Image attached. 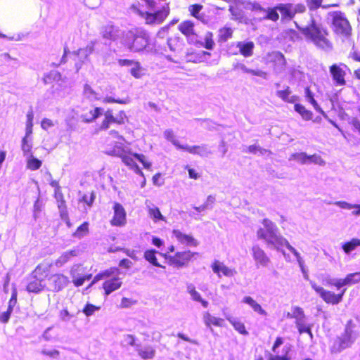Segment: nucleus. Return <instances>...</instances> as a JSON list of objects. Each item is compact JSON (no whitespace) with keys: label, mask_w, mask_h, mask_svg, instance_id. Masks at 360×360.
Wrapping results in <instances>:
<instances>
[{"label":"nucleus","mask_w":360,"mask_h":360,"mask_svg":"<svg viewBox=\"0 0 360 360\" xmlns=\"http://www.w3.org/2000/svg\"><path fill=\"white\" fill-rule=\"evenodd\" d=\"M150 11H143L138 2L131 5V10L141 17L145 24L150 26L163 23L171 13V2L169 0H141Z\"/></svg>","instance_id":"f257e3e1"},{"label":"nucleus","mask_w":360,"mask_h":360,"mask_svg":"<svg viewBox=\"0 0 360 360\" xmlns=\"http://www.w3.org/2000/svg\"><path fill=\"white\" fill-rule=\"evenodd\" d=\"M295 27L304 38L311 42L316 48L321 50H330L333 47L328 28L319 22L313 15L307 25L300 26L295 22Z\"/></svg>","instance_id":"f03ea898"},{"label":"nucleus","mask_w":360,"mask_h":360,"mask_svg":"<svg viewBox=\"0 0 360 360\" xmlns=\"http://www.w3.org/2000/svg\"><path fill=\"white\" fill-rule=\"evenodd\" d=\"M177 29L188 41L195 45L200 46L207 50H212L215 46L214 34L208 31L205 34L204 40H200V31L191 20H183L178 25Z\"/></svg>","instance_id":"7ed1b4c3"},{"label":"nucleus","mask_w":360,"mask_h":360,"mask_svg":"<svg viewBox=\"0 0 360 360\" xmlns=\"http://www.w3.org/2000/svg\"><path fill=\"white\" fill-rule=\"evenodd\" d=\"M122 44L130 51L140 52L149 46V36L143 30L132 29L123 34Z\"/></svg>","instance_id":"20e7f679"},{"label":"nucleus","mask_w":360,"mask_h":360,"mask_svg":"<svg viewBox=\"0 0 360 360\" xmlns=\"http://www.w3.org/2000/svg\"><path fill=\"white\" fill-rule=\"evenodd\" d=\"M174 246L171 245L168 247L167 251L161 254V255L166 260L169 266L177 269L188 266L195 259V257L198 255L197 252H192L189 250L177 251L174 255H171L172 252H174Z\"/></svg>","instance_id":"39448f33"},{"label":"nucleus","mask_w":360,"mask_h":360,"mask_svg":"<svg viewBox=\"0 0 360 360\" xmlns=\"http://www.w3.org/2000/svg\"><path fill=\"white\" fill-rule=\"evenodd\" d=\"M278 11L281 13L282 21H290L295 18L292 4L281 3L274 7L268 8L266 9V14L263 18L276 22L279 20Z\"/></svg>","instance_id":"423d86ee"},{"label":"nucleus","mask_w":360,"mask_h":360,"mask_svg":"<svg viewBox=\"0 0 360 360\" xmlns=\"http://www.w3.org/2000/svg\"><path fill=\"white\" fill-rule=\"evenodd\" d=\"M331 25L334 33L337 35L346 38L352 35V26L345 14L342 12H333Z\"/></svg>","instance_id":"0eeeda50"},{"label":"nucleus","mask_w":360,"mask_h":360,"mask_svg":"<svg viewBox=\"0 0 360 360\" xmlns=\"http://www.w3.org/2000/svg\"><path fill=\"white\" fill-rule=\"evenodd\" d=\"M263 224L264 227L259 228L257 231V238L265 240L268 245H282L283 238L276 233L274 224L266 219L263 220Z\"/></svg>","instance_id":"6e6552de"},{"label":"nucleus","mask_w":360,"mask_h":360,"mask_svg":"<svg viewBox=\"0 0 360 360\" xmlns=\"http://www.w3.org/2000/svg\"><path fill=\"white\" fill-rule=\"evenodd\" d=\"M354 324L352 321H349L345 326L344 333L334 340L330 347V352L332 354L340 353L345 349L350 347L353 342L352 335L354 334Z\"/></svg>","instance_id":"1a4fd4ad"},{"label":"nucleus","mask_w":360,"mask_h":360,"mask_svg":"<svg viewBox=\"0 0 360 360\" xmlns=\"http://www.w3.org/2000/svg\"><path fill=\"white\" fill-rule=\"evenodd\" d=\"M120 158L126 166L133 169L137 174H142L143 173L136 164V160L139 161L143 167L147 169H150L151 167V162L148 161L146 156L142 153H132L130 150H127Z\"/></svg>","instance_id":"9d476101"},{"label":"nucleus","mask_w":360,"mask_h":360,"mask_svg":"<svg viewBox=\"0 0 360 360\" xmlns=\"http://www.w3.org/2000/svg\"><path fill=\"white\" fill-rule=\"evenodd\" d=\"M95 44L94 41H91L85 47L71 53L70 58L77 71H79L83 65L89 60V56L95 51Z\"/></svg>","instance_id":"9b49d317"},{"label":"nucleus","mask_w":360,"mask_h":360,"mask_svg":"<svg viewBox=\"0 0 360 360\" xmlns=\"http://www.w3.org/2000/svg\"><path fill=\"white\" fill-rule=\"evenodd\" d=\"M311 287L326 303L332 305L338 304L341 302L346 292V288H344L339 289L338 290L340 291L338 293H335L334 292L325 290L316 283H311Z\"/></svg>","instance_id":"f8f14e48"},{"label":"nucleus","mask_w":360,"mask_h":360,"mask_svg":"<svg viewBox=\"0 0 360 360\" xmlns=\"http://www.w3.org/2000/svg\"><path fill=\"white\" fill-rule=\"evenodd\" d=\"M103 115L104 118L99 125L100 130H107L112 124L122 125L128 121V117L124 110L120 111L116 116H114L112 110L108 109Z\"/></svg>","instance_id":"ddd939ff"},{"label":"nucleus","mask_w":360,"mask_h":360,"mask_svg":"<svg viewBox=\"0 0 360 360\" xmlns=\"http://www.w3.org/2000/svg\"><path fill=\"white\" fill-rule=\"evenodd\" d=\"M265 63L269 65L275 72H281L286 67V60L284 55L280 51L268 53L264 58Z\"/></svg>","instance_id":"4468645a"},{"label":"nucleus","mask_w":360,"mask_h":360,"mask_svg":"<svg viewBox=\"0 0 360 360\" xmlns=\"http://www.w3.org/2000/svg\"><path fill=\"white\" fill-rule=\"evenodd\" d=\"M110 134H116L117 141H110L106 144L105 153L110 156L120 158L127 150L124 144V139L122 136L118 135L115 131H111Z\"/></svg>","instance_id":"2eb2a0df"},{"label":"nucleus","mask_w":360,"mask_h":360,"mask_svg":"<svg viewBox=\"0 0 360 360\" xmlns=\"http://www.w3.org/2000/svg\"><path fill=\"white\" fill-rule=\"evenodd\" d=\"M346 70H349L344 63H333L329 67V72L336 85L345 86L346 84Z\"/></svg>","instance_id":"dca6fc26"},{"label":"nucleus","mask_w":360,"mask_h":360,"mask_svg":"<svg viewBox=\"0 0 360 360\" xmlns=\"http://www.w3.org/2000/svg\"><path fill=\"white\" fill-rule=\"evenodd\" d=\"M113 216L110 221L112 226H123L127 223V213L123 206L117 202L113 204Z\"/></svg>","instance_id":"f3484780"},{"label":"nucleus","mask_w":360,"mask_h":360,"mask_svg":"<svg viewBox=\"0 0 360 360\" xmlns=\"http://www.w3.org/2000/svg\"><path fill=\"white\" fill-rule=\"evenodd\" d=\"M50 290L58 292L64 289L69 283L68 276L63 274H55L49 278Z\"/></svg>","instance_id":"a211bd4d"},{"label":"nucleus","mask_w":360,"mask_h":360,"mask_svg":"<svg viewBox=\"0 0 360 360\" xmlns=\"http://www.w3.org/2000/svg\"><path fill=\"white\" fill-rule=\"evenodd\" d=\"M102 111L99 107L86 106L82 108L80 117L84 122L91 123L102 115Z\"/></svg>","instance_id":"6ab92c4d"},{"label":"nucleus","mask_w":360,"mask_h":360,"mask_svg":"<svg viewBox=\"0 0 360 360\" xmlns=\"http://www.w3.org/2000/svg\"><path fill=\"white\" fill-rule=\"evenodd\" d=\"M172 143L179 149L186 150L191 154L198 155L201 157L207 156L211 153L206 145L188 146L181 145L177 141H172Z\"/></svg>","instance_id":"aec40b11"},{"label":"nucleus","mask_w":360,"mask_h":360,"mask_svg":"<svg viewBox=\"0 0 360 360\" xmlns=\"http://www.w3.org/2000/svg\"><path fill=\"white\" fill-rule=\"evenodd\" d=\"M360 283V271L347 274L344 278L337 279L334 283L328 282L330 285H334L338 290L348 285H354Z\"/></svg>","instance_id":"412c9836"},{"label":"nucleus","mask_w":360,"mask_h":360,"mask_svg":"<svg viewBox=\"0 0 360 360\" xmlns=\"http://www.w3.org/2000/svg\"><path fill=\"white\" fill-rule=\"evenodd\" d=\"M122 285V279L118 276H115L110 278L105 279L102 285V288L104 290V295L105 296L109 295L112 292L120 288Z\"/></svg>","instance_id":"4be33fe9"},{"label":"nucleus","mask_w":360,"mask_h":360,"mask_svg":"<svg viewBox=\"0 0 360 360\" xmlns=\"http://www.w3.org/2000/svg\"><path fill=\"white\" fill-rule=\"evenodd\" d=\"M251 250L252 257L257 264L266 266L270 263L269 257L258 245H253Z\"/></svg>","instance_id":"5701e85b"},{"label":"nucleus","mask_w":360,"mask_h":360,"mask_svg":"<svg viewBox=\"0 0 360 360\" xmlns=\"http://www.w3.org/2000/svg\"><path fill=\"white\" fill-rule=\"evenodd\" d=\"M172 234L178 240V242L181 244L194 247H196L198 245V240L195 239L191 235L184 233L179 229H174L172 231Z\"/></svg>","instance_id":"b1692460"},{"label":"nucleus","mask_w":360,"mask_h":360,"mask_svg":"<svg viewBox=\"0 0 360 360\" xmlns=\"http://www.w3.org/2000/svg\"><path fill=\"white\" fill-rule=\"evenodd\" d=\"M212 271L219 277L221 276V274L225 276H232L236 273L234 269H229L217 260L212 263Z\"/></svg>","instance_id":"393cba45"},{"label":"nucleus","mask_w":360,"mask_h":360,"mask_svg":"<svg viewBox=\"0 0 360 360\" xmlns=\"http://www.w3.org/2000/svg\"><path fill=\"white\" fill-rule=\"evenodd\" d=\"M118 32V27L112 25H107L102 27L101 35L103 39L114 41L116 39Z\"/></svg>","instance_id":"a878e982"},{"label":"nucleus","mask_w":360,"mask_h":360,"mask_svg":"<svg viewBox=\"0 0 360 360\" xmlns=\"http://www.w3.org/2000/svg\"><path fill=\"white\" fill-rule=\"evenodd\" d=\"M240 53L245 58H248L252 56L255 44L252 41L243 42L239 41L236 44Z\"/></svg>","instance_id":"bb28decb"},{"label":"nucleus","mask_w":360,"mask_h":360,"mask_svg":"<svg viewBox=\"0 0 360 360\" xmlns=\"http://www.w3.org/2000/svg\"><path fill=\"white\" fill-rule=\"evenodd\" d=\"M42 281V278H37L32 275L31 280L28 282L26 286V290L30 292L34 293H38L41 292L44 288Z\"/></svg>","instance_id":"cd10ccee"},{"label":"nucleus","mask_w":360,"mask_h":360,"mask_svg":"<svg viewBox=\"0 0 360 360\" xmlns=\"http://www.w3.org/2000/svg\"><path fill=\"white\" fill-rule=\"evenodd\" d=\"M290 94L291 91L289 86H286L284 89L276 91V96L283 101L294 103L298 100V97L297 96H290Z\"/></svg>","instance_id":"c85d7f7f"},{"label":"nucleus","mask_w":360,"mask_h":360,"mask_svg":"<svg viewBox=\"0 0 360 360\" xmlns=\"http://www.w3.org/2000/svg\"><path fill=\"white\" fill-rule=\"evenodd\" d=\"M233 30L231 27L224 26L218 31L217 41L219 43H224L233 37Z\"/></svg>","instance_id":"c756f323"},{"label":"nucleus","mask_w":360,"mask_h":360,"mask_svg":"<svg viewBox=\"0 0 360 360\" xmlns=\"http://www.w3.org/2000/svg\"><path fill=\"white\" fill-rule=\"evenodd\" d=\"M203 321L207 327L221 326L224 320L221 318L212 316L209 312H205L203 315Z\"/></svg>","instance_id":"7c9ffc66"},{"label":"nucleus","mask_w":360,"mask_h":360,"mask_svg":"<svg viewBox=\"0 0 360 360\" xmlns=\"http://www.w3.org/2000/svg\"><path fill=\"white\" fill-rule=\"evenodd\" d=\"M226 319L232 325L233 328L238 331L240 334L243 335H248V332L245 328V326L243 322L240 320L234 319L231 316H226Z\"/></svg>","instance_id":"2f4dec72"},{"label":"nucleus","mask_w":360,"mask_h":360,"mask_svg":"<svg viewBox=\"0 0 360 360\" xmlns=\"http://www.w3.org/2000/svg\"><path fill=\"white\" fill-rule=\"evenodd\" d=\"M156 253L157 251L154 249L147 250L144 252L143 257L147 262H148L153 266L156 267L164 268V266L159 263L156 257Z\"/></svg>","instance_id":"473e14b6"},{"label":"nucleus","mask_w":360,"mask_h":360,"mask_svg":"<svg viewBox=\"0 0 360 360\" xmlns=\"http://www.w3.org/2000/svg\"><path fill=\"white\" fill-rule=\"evenodd\" d=\"M229 11L231 15V18L239 22H242L245 20V15L243 10L237 5L230 6Z\"/></svg>","instance_id":"72a5a7b5"},{"label":"nucleus","mask_w":360,"mask_h":360,"mask_svg":"<svg viewBox=\"0 0 360 360\" xmlns=\"http://www.w3.org/2000/svg\"><path fill=\"white\" fill-rule=\"evenodd\" d=\"M76 256L75 250H69L62 253L56 260L55 264L58 266H62L66 264L72 257Z\"/></svg>","instance_id":"f704fd0d"},{"label":"nucleus","mask_w":360,"mask_h":360,"mask_svg":"<svg viewBox=\"0 0 360 360\" xmlns=\"http://www.w3.org/2000/svg\"><path fill=\"white\" fill-rule=\"evenodd\" d=\"M243 302L250 305L252 309L262 315H266V312L263 309L259 304H258L254 299L250 296H246L243 298Z\"/></svg>","instance_id":"c9c22d12"},{"label":"nucleus","mask_w":360,"mask_h":360,"mask_svg":"<svg viewBox=\"0 0 360 360\" xmlns=\"http://www.w3.org/2000/svg\"><path fill=\"white\" fill-rule=\"evenodd\" d=\"M294 109L304 120H311L313 118V113L300 103H295Z\"/></svg>","instance_id":"e433bc0d"},{"label":"nucleus","mask_w":360,"mask_h":360,"mask_svg":"<svg viewBox=\"0 0 360 360\" xmlns=\"http://www.w3.org/2000/svg\"><path fill=\"white\" fill-rule=\"evenodd\" d=\"M51 266V264L41 263L35 267L34 270L32 271V275H34L36 277L46 276L49 272Z\"/></svg>","instance_id":"4c0bfd02"},{"label":"nucleus","mask_w":360,"mask_h":360,"mask_svg":"<svg viewBox=\"0 0 360 360\" xmlns=\"http://www.w3.org/2000/svg\"><path fill=\"white\" fill-rule=\"evenodd\" d=\"M304 94L306 98L309 101V102L313 105L314 109L321 113H323V111L318 104L317 101L314 99V94L312 93L309 86H307L304 88Z\"/></svg>","instance_id":"58836bf2"},{"label":"nucleus","mask_w":360,"mask_h":360,"mask_svg":"<svg viewBox=\"0 0 360 360\" xmlns=\"http://www.w3.org/2000/svg\"><path fill=\"white\" fill-rule=\"evenodd\" d=\"M30 136L25 135L22 139L21 149L25 156H32V144L29 140Z\"/></svg>","instance_id":"ea45409f"},{"label":"nucleus","mask_w":360,"mask_h":360,"mask_svg":"<svg viewBox=\"0 0 360 360\" xmlns=\"http://www.w3.org/2000/svg\"><path fill=\"white\" fill-rule=\"evenodd\" d=\"M54 198L57 202V207L59 210L60 213L67 212L68 207L66 205V201L65 200L64 195L62 191L54 193Z\"/></svg>","instance_id":"a19ab883"},{"label":"nucleus","mask_w":360,"mask_h":360,"mask_svg":"<svg viewBox=\"0 0 360 360\" xmlns=\"http://www.w3.org/2000/svg\"><path fill=\"white\" fill-rule=\"evenodd\" d=\"M148 213L149 217L153 220L154 222H158L159 221H166L165 217H163L159 208L157 207L149 208Z\"/></svg>","instance_id":"79ce46f5"},{"label":"nucleus","mask_w":360,"mask_h":360,"mask_svg":"<svg viewBox=\"0 0 360 360\" xmlns=\"http://www.w3.org/2000/svg\"><path fill=\"white\" fill-rule=\"evenodd\" d=\"M89 233V222L84 221L77 228L75 231L72 233V236L81 238Z\"/></svg>","instance_id":"37998d69"},{"label":"nucleus","mask_w":360,"mask_h":360,"mask_svg":"<svg viewBox=\"0 0 360 360\" xmlns=\"http://www.w3.org/2000/svg\"><path fill=\"white\" fill-rule=\"evenodd\" d=\"M203 6L198 4L190 5L188 6V12L190 15L197 20L202 21V16L200 15V11L202 9Z\"/></svg>","instance_id":"c03bdc74"},{"label":"nucleus","mask_w":360,"mask_h":360,"mask_svg":"<svg viewBox=\"0 0 360 360\" xmlns=\"http://www.w3.org/2000/svg\"><path fill=\"white\" fill-rule=\"evenodd\" d=\"M139 355L143 359H150L155 356V351L150 347H145L139 349Z\"/></svg>","instance_id":"a18cd8bd"},{"label":"nucleus","mask_w":360,"mask_h":360,"mask_svg":"<svg viewBox=\"0 0 360 360\" xmlns=\"http://www.w3.org/2000/svg\"><path fill=\"white\" fill-rule=\"evenodd\" d=\"M358 246H360V240L358 238H352L349 241L345 243L342 248L344 252L348 254L351 251L355 250Z\"/></svg>","instance_id":"49530a36"},{"label":"nucleus","mask_w":360,"mask_h":360,"mask_svg":"<svg viewBox=\"0 0 360 360\" xmlns=\"http://www.w3.org/2000/svg\"><path fill=\"white\" fill-rule=\"evenodd\" d=\"M295 324L300 334L306 333L310 336L311 339L313 338V334L311 330V326L309 325L306 324L304 323V320L296 321Z\"/></svg>","instance_id":"de8ad7c7"},{"label":"nucleus","mask_w":360,"mask_h":360,"mask_svg":"<svg viewBox=\"0 0 360 360\" xmlns=\"http://www.w3.org/2000/svg\"><path fill=\"white\" fill-rule=\"evenodd\" d=\"M29 158L27 161V167L32 170L35 171L41 167L42 162L40 160L32 156H28Z\"/></svg>","instance_id":"09e8293b"},{"label":"nucleus","mask_w":360,"mask_h":360,"mask_svg":"<svg viewBox=\"0 0 360 360\" xmlns=\"http://www.w3.org/2000/svg\"><path fill=\"white\" fill-rule=\"evenodd\" d=\"M95 198V193L92 191L89 193L83 194L82 196L79 198V202L84 203L88 207H91L92 205L94 204Z\"/></svg>","instance_id":"8fccbe9b"},{"label":"nucleus","mask_w":360,"mask_h":360,"mask_svg":"<svg viewBox=\"0 0 360 360\" xmlns=\"http://www.w3.org/2000/svg\"><path fill=\"white\" fill-rule=\"evenodd\" d=\"M290 347H287L283 352V355L270 354L268 357V360H291L290 356Z\"/></svg>","instance_id":"3c124183"},{"label":"nucleus","mask_w":360,"mask_h":360,"mask_svg":"<svg viewBox=\"0 0 360 360\" xmlns=\"http://www.w3.org/2000/svg\"><path fill=\"white\" fill-rule=\"evenodd\" d=\"M71 276L72 278V283H73L74 285L76 287L82 285L84 284V283L85 282V281L91 279V278L92 276L91 274H88V275L82 276L79 278H76L75 272L72 270L71 271Z\"/></svg>","instance_id":"603ef678"},{"label":"nucleus","mask_w":360,"mask_h":360,"mask_svg":"<svg viewBox=\"0 0 360 360\" xmlns=\"http://www.w3.org/2000/svg\"><path fill=\"white\" fill-rule=\"evenodd\" d=\"M238 66L240 68L244 73L250 74L254 76L265 77L266 72L261 70H252L248 68L245 65L240 64Z\"/></svg>","instance_id":"864d4df0"},{"label":"nucleus","mask_w":360,"mask_h":360,"mask_svg":"<svg viewBox=\"0 0 360 360\" xmlns=\"http://www.w3.org/2000/svg\"><path fill=\"white\" fill-rule=\"evenodd\" d=\"M61 79V75L57 71L50 72L44 77V81L46 84H51L53 81H59Z\"/></svg>","instance_id":"5fc2aeb1"},{"label":"nucleus","mask_w":360,"mask_h":360,"mask_svg":"<svg viewBox=\"0 0 360 360\" xmlns=\"http://www.w3.org/2000/svg\"><path fill=\"white\" fill-rule=\"evenodd\" d=\"M189 293L191 294L193 300L200 302L204 307H207L208 306V302L206 300L202 299L200 295L198 292L196 291L194 287L189 290Z\"/></svg>","instance_id":"6e6d98bb"},{"label":"nucleus","mask_w":360,"mask_h":360,"mask_svg":"<svg viewBox=\"0 0 360 360\" xmlns=\"http://www.w3.org/2000/svg\"><path fill=\"white\" fill-rule=\"evenodd\" d=\"M323 0H306L307 6L309 11L318 9L320 7L328 8V6H322Z\"/></svg>","instance_id":"4d7b16f0"},{"label":"nucleus","mask_w":360,"mask_h":360,"mask_svg":"<svg viewBox=\"0 0 360 360\" xmlns=\"http://www.w3.org/2000/svg\"><path fill=\"white\" fill-rule=\"evenodd\" d=\"M291 318H294L296 321L304 320L305 315L302 308L295 307L292 309Z\"/></svg>","instance_id":"13d9d810"},{"label":"nucleus","mask_w":360,"mask_h":360,"mask_svg":"<svg viewBox=\"0 0 360 360\" xmlns=\"http://www.w3.org/2000/svg\"><path fill=\"white\" fill-rule=\"evenodd\" d=\"M130 73L135 78H140L141 77V66L139 61H136V63L131 68Z\"/></svg>","instance_id":"bf43d9fd"},{"label":"nucleus","mask_w":360,"mask_h":360,"mask_svg":"<svg viewBox=\"0 0 360 360\" xmlns=\"http://www.w3.org/2000/svg\"><path fill=\"white\" fill-rule=\"evenodd\" d=\"M98 309L99 307H96L92 304L88 303L84 307L82 311L86 316H89L92 315L94 313V311L98 310Z\"/></svg>","instance_id":"052dcab7"},{"label":"nucleus","mask_w":360,"mask_h":360,"mask_svg":"<svg viewBox=\"0 0 360 360\" xmlns=\"http://www.w3.org/2000/svg\"><path fill=\"white\" fill-rule=\"evenodd\" d=\"M103 102L105 103H119V104H126L128 102L127 99L122 98H115L112 96H106L103 98Z\"/></svg>","instance_id":"680f3d73"},{"label":"nucleus","mask_w":360,"mask_h":360,"mask_svg":"<svg viewBox=\"0 0 360 360\" xmlns=\"http://www.w3.org/2000/svg\"><path fill=\"white\" fill-rule=\"evenodd\" d=\"M18 292L16 289H13L11 293V297L8 301V308L13 311V308L17 304Z\"/></svg>","instance_id":"e2e57ef3"},{"label":"nucleus","mask_w":360,"mask_h":360,"mask_svg":"<svg viewBox=\"0 0 360 360\" xmlns=\"http://www.w3.org/2000/svg\"><path fill=\"white\" fill-rule=\"evenodd\" d=\"M294 159L297 160L301 164H308V155L304 153H300L293 155Z\"/></svg>","instance_id":"0e129e2a"},{"label":"nucleus","mask_w":360,"mask_h":360,"mask_svg":"<svg viewBox=\"0 0 360 360\" xmlns=\"http://www.w3.org/2000/svg\"><path fill=\"white\" fill-rule=\"evenodd\" d=\"M248 152L252 154H257V153L263 154L265 150L259 146L253 144L248 147Z\"/></svg>","instance_id":"69168bd1"},{"label":"nucleus","mask_w":360,"mask_h":360,"mask_svg":"<svg viewBox=\"0 0 360 360\" xmlns=\"http://www.w3.org/2000/svg\"><path fill=\"white\" fill-rule=\"evenodd\" d=\"M103 277L104 279L110 278V277L114 274V273H119V269L116 267L110 268L108 269H105L103 271H101Z\"/></svg>","instance_id":"338daca9"},{"label":"nucleus","mask_w":360,"mask_h":360,"mask_svg":"<svg viewBox=\"0 0 360 360\" xmlns=\"http://www.w3.org/2000/svg\"><path fill=\"white\" fill-rule=\"evenodd\" d=\"M308 162L322 165L324 163V161L322 160L321 156L316 154H314L308 155Z\"/></svg>","instance_id":"774afa93"}]
</instances>
